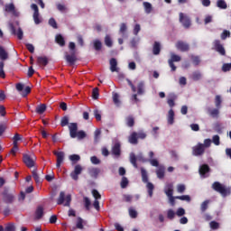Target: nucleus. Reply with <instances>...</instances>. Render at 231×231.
<instances>
[{
    "label": "nucleus",
    "mask_w": 231,
    "mask_h": 231,
    "mask_svg": "<svg viewBox=\"0 0 231 231\" xmlns=\"http://www.w3.org/2000/svg\"><path fill=\"white\" fill-rule=\"evenodd\" d=\"M69 131L70 138H78V140H84L88 134L84 130L79 131V124L77 123H70L69 125Z\"/></svg>",
    "instance_id": "nucleus-1"
},
{
    "label": "nucleus",
    "mask_w": 231,
    "mask_h": 231,
    "mask_svg": "<svg viewBox=\"0 0 231 231\" xmlns=\"http://www.w3.org/2000/svg\"><path fill=\"white\" fill-rule=\"evenodd\" d=\"M212 145V140L206 139L204 143H199L196 146L192 148L193 156H201L205 153V149H208Z\"/></svg>",
    "instance_id": "nucleus-2"
},
{
    "label": "nucleus",
    "mask_w": 231,
    "mask_h": 231,
    "mask_svg": "<svg viewBox=\"0 0 231 231\" xmlns=\"http://www.w3.org/2000/svg\"><path fill=\"white\" fill-rule=\"evenodd\" d=\"M141 176L143 183H147L146 189L148 190V196L150 198H152V194L154 192V184L149 182V176L147 175V171H145L143 168H141Z\"/></svg>",
    "instance_id": "nucleus-3"
},
{
    "label": "nucleus",
    "mask_w": 231,
    "mask_h": 231,
    "mask_svg": "<svg viewBox=\"0 0 231 231\" xmlns=\"http://www.w3.org/2000/svg\"><path fill=\"white\" fill-rule=\"evenodd\" d=\"M9 28L12 35H16L19 41H23L24 33L23 32L19 21H15L14 23H9Z\"/></svg>",
    "instance_id": "nucleus-4"
},
{
    "label": "nucleus",
    "mask_w": 231,
    "mask_h": 231,
    "mask_svg": "<svg viewBox=\"0 0 231 231\" xmlns=\"http://www.w3.org/2000/svg\"><path fill=\"white\" fill-rule=\"evenodd\" d=\"M212 189L217 192H219V194H221L223 198H226V196H230V192H231L230 188H226V186L217 181L213 183Z\"/></svg>",
    "instance_id": "nucleus-5"
},
{
    "label": "nucleus",
    "mask_w": 231,
    "mask_h": 231,
    "mask_svg": "<svg viewBox=\"0 0 231 231\" xmlns=\"http://www.w3.org/2000/svg\"><path fill=\"white\" fill-rule=\"evenodd\" d=\"M2 197L4 203H6L7 205H12V203L15 201V194L10 192V189L7 187L4 188Z\"/></svg>",
    "instance_id": "nucleus-6"
},
{
    "label": "nucleus",
    "mask_w": 231,
    "mask_h": 231,
    "mask_svg": "<svg viewBox=\"0 0 231 231\" xmlns=\"http://www.w3.org/2000/svg\"><path fill=\"white\" fill-rule=\"evenodd\" d=\"M65 201V204H64ZM64 207H69L71 204V195H67L64 191L60 192V196L57 199V205H63Z\"/></svg>",
    "instance_id": "nucleus-7"
},
{
    "label": "nucleus",
    "mask_w": 231,
    "mask_h": 231,
    "mask_svg": "<svg viewBox=\"0 0 231 231\" xmlns=\"http://www.w3.org/2000/svg\"><path fill=\"white\" fill-rule=\"evenodd\" d=\"M164 192L169 198V203L171 205V207H174V186L172 185V183L167 184L165 186Z\"/></svg>",
    "instance_id": "nucleus-8"
},
{
    "label": "nucleus",
    "mask_w": 231,
    "mask_h": 231,
    "mask_svg": "<svg viewBox=\"0 0 231 231\" xmlns=\"http://www.w3.org/2000/svg\"><path fill=\"white\" fill-rule=\"evenodd\" d=\"M179 21L184 28H187V29L190 28L191 22H190V17H189V15L183 13H180Z\"/></svg>",
    "instance_id": "nucleus-9"
},
{
    "label": "nucleus",
    "mask_w": 231,
    "mask_h": 231,
    "mask_svg": "<svg viewBox=\"0 0 231 231\" xmlns=\"http://www.w3.org/2000/svg\"><path fill=\"white\" fill-rule=\"evenodd\" d=\"M111 154L115 156V158H120L122 156V144L120 142H116L111 148Z\"/></svg>",
    "instance_id": "nucleus-10"
},
{
    "label": "nucleus",
    "mask_w": 231,
    "mask_h": 231,
    "mask_svg": "<svg viewBox=\"0 0 231 231\" xmlns=\"http://www.w3.org/2000/svg\"><path fill=\"white\" fill-rule=\"evenodd\" d=\"M82 166L80 164H77L74 167V171L70 173V178H72V180H74V181H79V176H80V174H82Z\"/></svg>",
    "instance_id": "nucleus-11"
},
{
    "label": "nucleus",
    "mask_w": 231,
    "mask_h": 231,
    "mask_svg": "<svg viewBox=\"0 0 231 231\" xmlns=\"http://www.w3.org/2000/svg\"><path fill=\"white\" fill-rule=\"evenodd\" d=\"M54 156L57 157V161H56V167L57 169H60V165H62V163H64V152H57L54 151L53 152Z\"/></svg>",
    "instance_id": "nucleus-12"
},
{
    "label": "nucleus",
    "mask_w": 231,
    "mask_h": 231,
    "mask_svg": "<svg viewBox=\"0 0 231 231\" xmlns=\"http://www.w3.org/2000/svg\"><path fill=\"white\" fill-rule=\"evenodd\" d=\"M32 10H33V21L35 24H41V18H39V6L36 4H32L31 5Z\"/></svg>",
    "instance_id": "nucleus-13"
},
{
    "label": "nucleus",
    "mask_w": 231,
    "mask_h": 231,
    "mask_svg": "<svg viewBox=\"0 0 231 231\" xmlns=\"http://www.w3.org/2000/svg\"><path fill=\"white\" fill-rule=\"evenodd\" d=\"M23 163L26 165V167H28L29 169H32V167L35 166V158H33L28 154H24L23 155Z\"/></svg>",
    "instance_id": "nucleus-14"
},
{
    "label": "nucleus",
    "mask_w": 231,
    "mask_h": 231,
    "mask_svg": "<svg viewBox=\"0 0 231 231\" xmlns=\"http://www.w3.org/2000/svg\"><path fill=\"white\" fill-rule=\"evenodd\" d=\"M214 46H215L216 51H217L220 55H226L225 47H223V44H221V42L219 40H216L214 42Z\"/></svg>",
    "instance_id": "nucleus-15"
},
{
    "label": "nucleus",
    "mask_w": 231,
    "mask_h": 231,
    "mask_svg": "<svg viewBox=\"0 0 231 231\" xmlns=\"http://www.w3.org/2000/svg\"><path fill=\"white\" fill-rule=\"evenodd\" d=\"M199 172L201 176V178H208V172H210V167L207 164H203L199 167Z\"/></svg>",
    "instance_id": "nucleus-16"
},
{
    "label": "nucleus",
    "mask_w": 231,
    "mask_h": 231,
    "mask_svg": "<svg viewBox=\"0 0 231 231\" xmlns=\"http://www.w3.org/2000/svg\"><path fill=\"white\" fill-rule=\"evenodd\" d=\"M176 48L179 50V51H189V50H190L189 45L187 42L181 41L176 43Z\"/></svg>",
    "instance_id": "nucleus-17"
},
{
    "label": "nucleus",
    "mask_w": 231,
    "mask_h": 231,
    "mask_svg": "<svg viewBox=\"0 0 231 231\" xmlns=\"http://www.w3.org/2000/svg\"><path fill=\"white\" fill-rule=\"evenodd\" d=\"M88 172L89 176L93 178V180H97V178H98V174H100V169L91 167L88 169Z\"/></svg>",
    "instance_id": "nucleus-18"
},
{
    "label": "nucleus",
    "mask_w": 231,
    "mask_h": 231,
    "mask_svg": "<svg viewBox=\"0 0 231 231\" xmlns=\"http://www.w3.org/2000/svg\"><path fill=\"white\" fill-rule=\"evenodd\" d=\"M110 63V71H112V73H118V61L116 60V59L115 58H111L109 60Z\"/></svg>",
    "instance_id": "nucleus-19"
},
{
    "label": "nucleus",
    "mask_w": 231,
    "mask_h": 231,
    "mask_svg": "<svg viewBox=\"0 0 231 231\" xmlns=\"http://www.w3.org/2000/svg\"><path fill=\"white\" fill-rule=\"evenodd\" d=\"M65 60L69 64V66H73L75 62H77V55L75 52L72 54H66Z\"/></svg>",
    "instance_id": "nucleus-20"
},
{
    "label": "nucleus",
    "mask_w": 231,
    "mask_h": 231,
    "mask_svg": "<svg viewBox=\"0 0 231 231\" xmlns=\"http://www.w3.org/2000/svg\"><path fill=\"white\" fill-rule=\"evenodd\" d=\"M128 142L132 145H138V133L133 132L128 137Z\"/></svg>",
    "instance_id": "nucleus-21"
},
{
    "label": "nucleus",
    "mask_w": 231,
    "mask_h": 231,
    "mask_svg": "<svg viewBox=\"0 0 231 231\" xmlns=\"http://www.w3.org/2000/svg\"><path fill=\"white\" fill-rule=\"evenodd\" d=\"M208 115L212 118H219V108H208Z\"/></svg>",
    "instance_id": "nucleus-22"
},
{
    "label": "nucleus",
    "mask_w": 231,
    "mask_h": 231,
    "mask_svg": "<svg viewBox=\"0 0 231 231\" xmlns=\"http://www.w3.org/2000/svg\"><path fill=\"white\" fill-rule=\"evenodd\" d=\"M9 55L8 51L5 49V47L0 45V60H8Z\"/></svg>",
    "instance_id": "nucleus-23"
},
{
    "label": "nucleus",
    "mask_w": 231,
    "mask_h": 231,
    "mask_svg": "<svg viewBox=\"0 0 231 231\" xmlns=\"http://www.w3.org/2000/svg\"><path fill=\"white\" fill-rule=\"evenodd\" d=\"M48 58L46 56H39L37 58V64L42 66L43 68H45V66H48Z\"/></svg>",
    "instance_id": "nucleus-24"
},
{
    "label": "nucleus",
    "mask_w": 231,
    "mask_h": 231,
    "mask_svg": "<svg viewBox=\"0 0 231 231\" xmlns=\"http://www.w3.org/2000/svg\"><path fill=\"white\" fill-rule=\"evenodd\" d=\"M160 51H162V45L159 42H154L152 47V53L153 55H160Z\"/></svg>",
    "instance_id": "nucleus-25"
},
{
    "label": "nucleus",
    "mask_w": 231,
    "mask_h": 231,
    "mask_svg": "<svg viewBox=\"0 0 231 231\" xmlns=\"http://www.w3.org/2000/svg\"><path fill=\"white\" fill-rule=\"evenodd\" d=\"M84 225H86V221H84L82 217H78L76 222V228H78L79 230H84Z\"/></svg>",
    "instance_id": "nucleus-26"
},
{
    "label": "nucleus",
    "mask_w": 231,
    "mask_h": 231,
    "mask_svg": "<svg viewBox=\"0 0 231 231\" xmlns=\"http://www.w3.org/2000/svg\"><path fill=\"white\" fill-rule=\"evenodd\" d=\"M202 78L203 74H201L199 70L194 71L190 76V79H192V80H195V82H197L198 80H201Z\"/></svg>",
    "instance_id": "nucleus-27"
},
{
    "label": "nucleus",
    "mask_w": 231,
    "mask_h": 231,
    "mask_svg": "<svg viewBox=\"0 0 231 231\" xmlns=\"http://www.w3.org/2000/svg\"><path fill=\"white\" fill-rule=\"evenodd\" d=\"M44 216V208L42 206H39L35 211V218L41 219Z\"/></svg>",
    "instance_id": "nucleus-28"
},
{
    "label": "nucleus",
    "mask_w": 231,
    "mask_h": 231,
    "mask_svg": "<svg viewBox=\"0 0 231 231\" xmlns=\"http://www.w3.org/2000/svg\"><path fill=\"white\" fill-rule=\"evenodd\" d=\"M167 122L169 125H172L174 124V110L170 109L168 112Z\"/></svg>",
    "instance_id": "nucleus-29"
},
{
    "label": "nucleus",
    "mask_w": 231,
    "mask_h": 231,
    "mask_svg": "<svg viewBox=\"0 0 231 231\" xmlns=\"http://www.w3.org/2000/svg\"><path fill=\"white\" fill-rule=\"evenodd\" d=\"M55 42H57V44H59L61 47L66 46V41H64V37L61 36V34L56 35Z\"/></svg>",
    "instance_id": "nucleus-30"
},
{
    "label": "nucleus",
    "mask_w": 231,
    "mask_h": 231,
    "mask_svg": "<svg viewBox=\"0 0 231 231\" xmlns=\"http://www.w3.org/2000/svg\"><path fill=\"white\" fill-rule=\"evenodd\" d=\"M143 6L145 14H151L152 12V5L149 2H143Z\"/></svg>",
    "instance_id": "nucleus-31"
},
{
    "label": "nucleus",
    "mask_w": 231,
    "mask_h": 231,
    "mask_svg": "<svg viewBox=\"0 0 231 231\" xmlns=\"http://www.w3.org/2000/svg\"><path fill=\"white\" fill-rule=\"evenodd\" d=\"M157 177L159 180H162L165 176V167L160 166L159 169L156 171Z\"/></svg>",
    "instance_id": "nucleus-32"
},
{
    "label": "nucleus",
    "mask_w": 231,
    "mask_h": 231,
    "mask_svg": "<svg viewBox=\"0 0 231 231\" xmlns=\"http://www.w3.org/2000/svg\"><path fill=\"white\" fill-rule=\"evenodd\" d=\"M32 178L35 180V182L37 183V185H41V183H42V180H41V177H39V174L37 173V169H34L32 171Z\"/></svg>",
    "instance_id": "nucleus-33"
},
{
    "label": "nucleus",
    "mask_w": 231,
    "mask_h": 231,
    "mask_svg": "<svg viewBox=\"0 0 231 231\" xmlns=\"http://www.w3.org/2000/svg\"><path fill=\"white\" fill-rule=\"evenodd\" d=\"M127 127H134V117L133 116H128L125 118Z\"/></svg>",
    "instance_id": "nucleus-34"
},
{
    "label": "nucleus",
    "mask_w": 231,
    "mask_h": 231,
    "mask_svg": "<svg viewBox=\"0 0 231 231\" xmlns=\"http://www.w3.org/2000/svg\"><path fill=\"white\" fill-rule=\"evenodd\" d=\"M145 93V85L143 82H140L137 85V95H143Z\"/></svg>",
    "instance_id": "nucleus-35"
},
{
    "label": "nucleus",
    "mask_w": 231,
    "mask_h": 231,
    "mask_svg": "<svg viewBox=\"0 0 231 231\" xmlns=\"http://www.w3.org/2000/svg\"><path fill=\"white\" fill-rule=\"evenodd\" d=\"M130 163H132L134 169H138V163H136V155L134 152L130 153Z\"/></svg>",
    "instance_id": "nucleus-36"
},
{
    "label": "nucleus",
    "mask_w": 231,
    "mask_h": 231,
    "mask_svg": "<svg viewBox=\"0 0 231 231\" xmlns=\"http://www.w3.org/2000/svg\"><path fill=\"white\" fill-rule=\"evenodd\" d=\"M125 32H127V25L125 23H121L119 33H121L123 37H127V33Z\"/></svg>",
    "instance_id": "nucleus-37"
},
{
    "label": "nucleus",
    "mask_w": 231,
    "mask_h": 231,
    "mask_svg": "<svg viewBox=\"0 0 231 231\" xmlns=\"http://www.w3.org/2000/svg\"><path fill=\"white\" fill-rule=\"evenodd\" d=\"M217 6L222 10H226V8H228V5L225 0H217Z\"/></svg>",
    "instance_id": "nucleus-38"
},
{
    "label": "nucleus",
    "mask_w": 231,
    "mask_h": 231,
    "mask_svg": "<svg viewBox=\"0 0 231 231\" xmlns=\"http://www.w3.org/2000/svg\"><path fill=\"white\" fill-rule=\"evenodd\" d=\"M66 125H69V117L68 116H64L60 120V126L66 127Z\"/></svg>",
    "instance_id": "nucleus-39"
},
{
    "label": "nucleus",
    "mask_w": 231,
    "mask_h": 231,
    "mask_svg": "<svg viewBox=\"0 0 231 231\" xmlns=\"http://www.w3.org/2000/svg\"><path fill=\"white\" fill-rule=\"evenodd\" d=\"M102 134V131H100V129H97L94 132V142L96 143H98V142H100V135Z\"/></svg>",
    "instance_id": "nucleus-40"
},
{
    "label": "nucleus",
    "mask_w": 231,
    "mask_h": 231,
    "mask_svg": "<svg viewBox=\"0 0 231 231\" xmlns=\"http://www.w3.org/2000/svg\"><path fill=\"white\" fill-rule=\"evenodd\" d=\"M5 12L12 13L15 15V5L14 4L5 5Z\"/></svg>",
    "instance_id": "nucleus-41"
},
{
    "label": "nucleus",
    "mask_w": 231,
    "mask_h": 231,
    "mask_svg": "<svg viewBox=\"0 0 231 231\" xmlns=\"http://www.w3.org/2000/svg\"><path fill=\"white\" fill-rule=\"evenodd\" d=\"M46 111V105L41 104L36 107V113L38 115H42Z\"/></svg>",
    "instance_id": "nucleus-42"
},
{
    "label": "nucleus",
    "mask_w": 231,
    "mask_h": 231,
    "mask_svg": "<svg viewBox=\"0 0 231 231\" xmlns=\"http://www.w3.org/2000/svg\"><path fill=\"white\" fill-rule=\"evenodd\" d=\"M174 199H180V201H187L188 203H190V196L189 195L177 196L174 197Z\"/></svg>",
    "instance_id": "nucleus-43"
},
{
    "label": "nucleus",
    "mask_w": 231,
    "mask_h": 231,
    "mask_svg": "<svg viewBox=\"0 0 231 231\" xmlns=\"http://www.w3.org/2000/svg\"><path fill=\"white\" fill-rule=\"evenodd\" d=\"M113 102L116 106H120V95L118 93H113Z\"/></svg>",
    "instance_id": "nucleus-44"
},
{
    "label": "nucleus",
    "mask_w": 231,
    "mask_h": 231,
    "mask_svg": "<svg viewBox=\"0 0 231 231\" xmlns=\"http://www.w3.org/2000/svg\"><path fill=\"white\" fill-rule=\"evenodd\" d=\"M105 44H106V46H107V48H112L113 47V40L111 39V36L106 35Z\"/></svg>",
    "instance_id": "nucleus-45"
},
{
    "label": "nucleus",
    "mask_w": 231,
    "mask_h": 231,
    "mask_svg": "<svg viewBox=\"0 0 231 231\" xmlns=\"http://www.w3.org/2000/svg\"><path fill=\"white\" fill-rule=\"evenodd\" d=\"M223 100L221 99V96L217 95L215 97V106L217 109H221V103Z\"/></svg>",
    "instance_id": "nucleus-46"
},
{
    "label": "nucleus",
    "mask_w": 231,
    "mask_h": 231,
    "mask_svg": "<svg viewBox=\"0 0 231 231\" xmlns=\"http://www.w3.org/2000/svg\"><path fill=\"white\" fill-rule=\"evenodd\" d=\"M94 50H96V51H100V50H102V42H100L99 40H95Z\"/></svg>",
    "instance_id": "nucleus-47"
},
{
    "label": "nucleus",
    "mask_w": 231,
    "mask_h": 231,
    "mask_svg": "<svg viewBox=\"0 0 231 231\" xmlns=\"http://www.w3.org/2000/svg\"><path fill=\"white\" fill-rule=\"evenodd\" d=\"M6 74H5V62L0 61V79H5Z\"/></svg>",
    "instance_id": "nucleus-48"
},
{
    "label": "nucleus",
    "mask_w": 231,
    "mask_h": 231,
    "mask_svg": "<svg viewBox=\"0 0 231 231\" xmlns=\"http://www.w3.org/2000/svg\"><path fill=\"white\" fill-rule=\"evenodd\" d=\"M21 140H23V135L15 134L13 137V145H17V143L21 142Z\"/></svg>",
    "instance_id": "nucleus-49"
},
{
    "label": "nucleus",
    "mask_w": 231,
    "mask_h": 231,
    "mask_svg": "<svg viewBox=\"0 0 231 231\" xmlns=\"http://www.w3.org/2000/svg\"><path fill=\"white\" fill-rule=\"evenodd\" d=\"M129 216L130 217H132V219H136V217H138V212L134 209L133 208H130L129 210Z\"/></svg>",
    "instance_id": "nucleus-50"
},
{
    "label": "nucleus",
    "mask_w": 231,
    "mask_h": 231,
    "mask_svg": "<svg viewBox=\"0 0 231 231\" xmlns=\"http://www.w3.org/2000/svg\"><path fill=\"white\" fill-rule=\"evenodd\" d=\"M69 159L70 160V162H72V163H77V162H80V155L72 154L69 155Z\"/></svg>",
    "instance_id": "nucleus-51"
},
{
    "label": "nucleus",
    "mask_w": 231,
    "mask_h": 231,
    "mask_svg": "<svg viewBox=\"0 0 231 231\" xmlns=\"http://www.w3.org/2000/svg\"><path fill=\"white\" fill-rule=\"evenodd\" d=\"M120 185L121 189H126L129 185V180H127L126 177H123Z\"/></svg>",
    "instance_id": "nucleus-52"
},
{
    "label": "nucleus",
    "mask_w": 231,
    "mask_h": 231,
    "mask_svg": "<svg viewBox=\"0 0 231 231\" xmlns=\"http://www.w3.org/2000/svg\"><path fill=\"white\" fill-rule=\"evenodd\" d=\"M32 93V88L26 87L23 91H22V97H26L28 95Z\"/></svg>",
    "instance_id": "nucleus-53"
},
{
    "label": "nucleus",
    "mask_w": 231,
    "mask_h": 231,
    "mask_svg": "<svg viewBox=\"0 0 231 231\" xmlns=\"http://www.w3.org/2000/svg\"><path fill=\"white\" fill-rule=\"evenodd\" d=\"M99 93H98V88H95L92 90V98L94 100H98Z\"/></svg>",
    "instance_id": "nucleus-54"
},
{
    "label": "nucleus",
    "mask_w": 231,
    "mask_h": 231,
    "mask_svg": "<svg viewBox=\"0 0 231 231\" xmlns=\"http://www.w3.org/2000/svg\"><path fill=\"white\" fill-rule=\"evenodd\" d=\"M226 37H230V31L224 30L220 35V38L222 39V41H225V40H226Z\"/></svg>",
    "instance_id": "nucleus-55"
},
{
    "label": "nucleus",
    "mask_w": 231,
    "mask_h": 231,
    "mask_svg": "<svg viewBox=\"0 0 231 231\" xmlns=\"http://www.w3.org/2000/svg\"><path fill=\"white\" fill-rule=\"evenodd\" d=\"M49 24L51 26V28H54V30H57L59 26L57 25V21H55V18H50Z\"/></svg>",
    "instance_id": "nucleus-56"
},
{
    "label": "nucleus",
    "mask_w": 231,
    "mask_h": 231,
    "mask_svg": "<svg viewBox=\"0 0 231 231\" xmlns=\"http://www.w3.org/2000/svg\"><path fill=\"white\" fill-rule=\"evenodd\" d=\"M90 162L93 165H100V159L97 156L90 157Z\"/></svg>",
    "instance_id": "nucleus-57"
},
{
    "label": "nucleus",
    "mask_w": 231,
    "mask_h": 231,
    "mask_svg": "<svg viewBox=\"0 0 231 231\" xmlns=\"http://www.w3.org/2000/svg\"><path fill=\"white\" fill-rule=\"evenodd\" d=\"M169 65L171 69V71H174V53L171 54V59L169 60Z\"/></svg>",
    "instance_id": "nucleus-58"
},
{
    "label": "nucleus",
    "mask_w": 231,
    "mask_h": 231,
    "mask_svg": "<svg viewBox=\"0 0 231 231\" xmlns=\"http://www.w3.org/2000/svg\"><path fill=\"white\" fill-rule=\"evenodd\" d=\"M185 185L184 184H179L177 185V192H179V194H183L185 192Z\"/></svg>",
    "instance_id": "nucleus-59"
},
{
    "label": "nucleus",
    "mask_w": 231,
    "mask_h": 231,
    "mask_svg": "<svg viewBox=\"0 0 231 231\" xmlns=\"http://www.w3.org/2000/svg\"><path fill=\"white\" fill-rule=\"evenodd\" d=\"M92 195H93V197L95 198L96 200H98L102 198V195H100V193L97 189L92 190Z\"/></svg>",
    "instance_id": "nucleus-60"
},
{
    "label": "nucleus",
    "mask_w": 231,
    "mask_h": 231,
    "mask_svg": "<svg viewBox=\"0 0 231 231\" xmlns=\"http://www.w3.org/2000/svg\"><path fill=\"white\" fill-rule=\"evenodd\" d=\"M209 226H210V228H212V230H217V228H219V223H217L216 221H211L209 223Z\"/></svg>",
    "instance_id": "nucleus-61"
},
{
    "label": "nucleus",
    "mask_w": 231,
    "mask_h": 231,
    "mask_svg": "<svg viewBox=\"0 0 231 231\" xmlns=\"http://www.w3.org/2000/svg\"><path fill=\"white\" fill-rule=\"evenodd\" d=\"M176 215L179 217H181L182 216H185V209L183 208H178L177 211H176Z\"/></svg>",
    "instance_id": "nucleus-62"
},
{
    "label": "nucleus",
    "mask_w": 231,
    "mask_h": 231,
    "mask_svg": "<svg viewBox=\"0 0 231 231\" xmlns=\"http://www.w3.org/2000/svg\"><path fill=\"white\" fill-rule=\"evenodd\" d=\"M219 140H220L219 135H214L212 138V142L216 145H219L221 143Z\"/></svg>",
    "instance_id": "nucleus-63"
},
{
    "label": "nucleus",
    "mask_w": 231,
    "mask_h": 231,
    "mask_svg": "<svg viewBox=\"0 0 231 231\" xmlns=\"http://www.w3.org/2000/svg\"><path fill=\"white\" fill-rule=\"evenodd\" d=\"M231 69V63H226L222 67L223 71H230Z\"/></svg>",
    "instance_id": "nucleus-64"
}]
</instances>
